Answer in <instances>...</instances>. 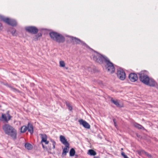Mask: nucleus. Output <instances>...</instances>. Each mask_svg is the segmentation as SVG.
Returning <instances> with one entry per match:
<instances>
[{"label": "nucleus", "mask_w": 158, "mask_h": 158, "mask_svg": "<svg viewBox=\"0 0 158 158\" xmlns=\"http://www.w3.org/2000/svg\"><path fill=\"white\" fill-rule=\"evenodd\" d=\"M2 128L5 134L10 136L14 139L16 138L17 131L12 126L6 124L2 126Z\"/></svg>", "instance_id": "f257e3e1"}, {"label": "nucleus", "mask_w": 158, "mask_h": 158, "mask_svg": "<svg viewBox=\"0 0 158 158\" xmlns=\"http://www.w3.org/2000/svg\"><path fill=\"white\" fill-rule=\"evenodd\" d=\"M92 58L96 62L103 64V62L107 57L103 56L97 52H94L92 54Z\"/></svg>", "instance_id": "f03ea898"}, {"label": "nucleus", "mask_w": 158, "mask_h": 158, "mask_svg": "<svg viewBox=\"0 0 158 158\" xmlns=\"http://www.w3.org/2000/svg\"><path fill=\"white\" fill-rule=\"evenodd\" d=\"M50 36L53 40L59 43H62L64 41V38L61 35L55 32L50 33Z\"/></svg>", "instance_id": "7ed1b4c3"}, {"label": "nucleus", "mask_w": 158, "mask_h": 158, "mask_svg": "<svg viewBox=\"0 0 158 158\" xmlns=\"http://www.w3.org/2000/svg\"><path fill=\"white\" fill-rule=\"evenodd\" d=\"M104 62L106 63V65L105 66L106 69L107 71L110 73H114L115 71V68L113 64L110 61L109 59L107 58L106 59Z\"/></svg>", "instance_id": "20e7f679"}, {"label": "nucleus", "mask_w": 158, "mask_h": 158, "mask_svg": "<svg viewBox=\"0 0 158 158\" xmlns=\"http://www.w3.org/2000/svg\"><path fill=\"white\" fill-rule=\"evenodd\" d=\"M147 72L146 71H142L138 73L139 75V79L141 81L145 84H148L149 80V77L147 75Z\"/></svg>", "instance_id": "39448f33"}, {"label": "nucleus", "mask_w": 158, "mask_h": 158, "mask_svg": "<svg viewBox=\"0 0 158 158\" xmlns=\"http://www.w3.org/2000/svg\"><path fill=\"white\" fill-rule=\"evenodd\" d=\"M0 19L1 20L12 26H15L17 25V23L16 21L14 19H9L8 18H5L3 16L0 15Z\"/></svg>", "instance_id": "423d86ee"}, {"label": "nucleus", "mask_w": 158, "mask_h": 158, "mask_svg": "<svg viewBox=\"0 0 158 158\" xmlns=\"http://www.w3.org/2000/svg\"><path fill=\"white\" fill-rule=\"evenodd\" d=\"M41 140L40 143L42 144V147L44 150H47V149L46 147H45L43 143V142L45 143V144H48L49 142L47 140V136L45 134H40Z\"/></svg>", "instance_id": "0eeeda50"}, {"label": "nucleus", "mask_w": 158, "mask_h": 158, "mask_svg": "<svg viewBox=\"0 0 158 158\" xmlns=\"http://www.w3.org/2000/svg\"><path fill=\"white\" fill-rule=\"evenodd\" d=\"M117 74L118 77L121 80H124L126 77V74L122 69H118Z\"/></svg>", "instance_id": "6e6552de"}, {"label": "nucleus", "mask_w": 158, "mask_h": 158, "mask_svg": "<svg viewBox=\"0 0 158 158\" xmlns=\"http://www.w3.org/2000/svg\"><path fill=\"white\" fill-rule=\"evenodd\" d=\"M11 117V116L8 113L2 114L1 117L0 118V121L7 123L10 119Z\"/></svg>", "instance_id": "1a4fd4ad"}, {"label": "nucleus", "mask_w": 158, "mask_h": 158, "mask_svg": "<svg viewBox=\"0 0 158 158\" xmlns=\"http://www.w3.org/2000/svg\"><path fill=\"white\" fill-rule=\"evenodd\" d=\"M25 28L27 32L34 34H36L38 31V29L34 27H27Z\"/></svg>", "instance_id": "9d476101"}, {"label": "nucleus", "mask_w": 158, "mask_h": 158, "mask_svg": "<svg viewBox=\"0 0 158 158\" xmlns=\"http://www.w3.org/2000/svg\"><path fill=\"white\" fill-rule=\"evenodd\" d=\"M129 78L131 82H134L138 80V76L135 73H131L129 75Z\"/></svg>", "instance_id": "9b49d317"}, {"label": "nucleus", "mask_w": 158, "mask_h": 158, "mask_svg": "<svg viewBox=\"0 0 158 158\" xmlns=\"http://www.w3.org/2000/svg\"><path fill=\"white\" fill-rule=\"evenodd\" d=\"M72 40L74 42H75L77 44H81V45H84L85 46L87 47L88 46L87 44L85 43L84 42L81 40L79 39L73 37H72Z\"/></svg>", "instance_id": "f8f14e48"}, {"label": "nucleus", "mask_w": 158, "mask_h": 158, "mask_svg": "<svg viewBox=\"0 0 158 158\" xmlns=\"http://www.w3.org/2000/svg\"><path fill=\"white\" fill-rule=\"evenodd\" d=\"M79 122L80 124L82 125L85 128L88 129L90 128V125L86 121L81 119L79 120Z\"/></svg>", "instance_id": "ddd939ff"}, {"label": "nucleus", "mask_w": 158, "mask_h": 158, "mask_svg": "<svg viewBox=\"0 0 158 158\" xmlns=\"http://www.w3.org/2000/svg\"><path fill=\"white\" fill-rule=\"evenodd\" d=\"M60 142L64 145L69 144L64 136L61 135L60 136Z\"/></svg>", "instance_id": "4468645a"}, {"label": "nucleus", "mask_w": 158, "mask_h": 158, "mask_svg": "<svg viewBox=\"0 0 158 158\" xmlns=\"http://www.w3.org/2000/svg\"><path fill=\"white\" fill-rule=\"evenodd\" d=\"M27 130L28 131L31 133V134H32L34 132L33 126L30 123H29L28 124L27 126Z\"/></svg>", "instance_id": "2eb2a0df"}, {"label": "nucleus", "mask_w": 158, "mask_h": 158, "mask_svg": "<svg viewBox=\"0 0 158 158\" xmlns=\"http://www.w3.org/2000/svg\"><path fill=\"white\" fill-rule=\"evenodd\" d=\"M156 84V82L154 80L152 79H149V80L148 81V84L145 85H149L150 86H155Z\"/></svg>", "instance_id": "dca6fc26"}, {"label": "nucleus", "mask_w": 158, "mask_h": 158, "mask_svg": "<svg viewBox=\"0 0 158 158\" xmlns=\"http://www.w3.org/2000/svg\"><path fill=\"white\" fill-rule=\"evenodd\" d=\"M65 147L64 148L63 151L62 155L65 156L66 153L68 152L69 148V144L65 145Z\"/></svg>", "instance_id": "f3484780"}, {"label": "nucleus", "mask_w": 158, "mask_h": 158, "mask_svg": "<svg viewBox=\"0 0 158 158\" xmlns=\"http://www.w3.org/2000/svg\"><path fill=\"white\" fill-rule=\"evenodd\" d=\"M87 154L90 156H95L96 154V152L92 149H90L88 150Z\"/></svg>", "instance_id": "a211bd4d"}, {"label": "nucleus", "mask_w": 158, "mask_h": 158, "mask_svg": "<svg viewBox=\"0 0 158 158\" xmlns=\"http://www.w3.org/2000/svg\"><path fill=\"white\" fill-rule=\"evenodd\" d=\"M25 147L28 150H30L33 148L32 146L29 143H26L25 144Z\"/></svg>", "instance_id": "6ab92c4d"}, {"label": "nucleus", "mask_w": 158, "mask_h": 158, "mask_svg": "<svg viewBox=\"0 0 158 158\" xmlns=\"http://www.w3.org/2000/svg\"><path fill=\"white\" fill-rule=\"evenodd\" d=\"M27 130V127L25 126H23L20 128V132L22 133H25Z\"/></svg>", "instance_id": "aec40b11"}, {"label": "nucleus", "mask_w": 158, "mask_h": 158, "mask_svg": "<svg viewBox=\"0 0 158 158\" xmlns=\"http://www.w3.org/2000/svg\"><path fill=\"white\" fill-rule=\"evenodd\" d=\"M111 101L117 106V107H120V104L118 102V101L117 100H114L112 98L111 99Z\"/></svg>", "instance_id": "412c9836"}, {"label": "nucleus", "mask_w": 158, "mask_h": 158, "mask_svg": "<svg viewBox=\"0 0 158 158\" xmlns=\"http://www.w3.org/2000/svg\"><path fill=\"white\" fill-rule=\"evenodd\" d=\"M59 66L60 67L64 68L65 66V63L64 61L60 60L59 61Z\"/></svg>", "instance_id": "4be33fe9"}, {"label": "nucleus", "mask_w": 158, "mask_h": 158, "mask_svg": "<svg viewBox=\"0 0 158 158\" xmlns=\"http://www.w3.org/2000/svg\"><path fill=\"white\" fill-rule=\"evenodd\" d=\"M134 126L135 127L138 128V129H142L143 128V127H142L141 125L138 124L137 123H135L134 124Z\"/></svg>", "instance_id": "5701e85b"}, {"label": "nucleus", "mask_w": 158, "mask_h": 158, "mask_svg": "<svg viewBox=\"0 0 158 158\" xmlns=\"http://www.w3.org/2000/svg\"><path fill=\"white\" fill-rule=\"evenodd\" d=\"M75 152L74 149L72 148L69 152V155L70 156H73L75 154Z\"/></svg>", "instance_id": "b1692460"}, {"label": "nucleus", "mask_w": 158, "mask_h": 158, "mask_svg": "<svg viewBox=\"0 0 158 158\" xmlns=\"http://www.w3.org/2000/svg\"><path fill=\"white\" fill-rule=\"evenodd\" d=\"M42 36V34L41 33L38 34V35H36L35 36V38H34V40L35 41H36L38 40L39 39V38L41 37Z\"/></svg>", "instance_id": "393cba45"}, {"label": "nucleus", "mask_w": 158, "mask_h": 158, "mask_svg": "<svg viewBox=\"0 0 158 158\" xmlns=\"http://www.w3.org/2000/svg\"><path fill=\"white\" fill-rule=\"evenodd\" d=\"M66 105L68 107V109L71 111L72 110V107L70 105V104L69 103H66Z\"/></svg>", "instance_id": "a878e982"}, {"label": "nucleus", "mask_w": 158, "mask_h": 158, "mask_svg": "<svg viewBox=\"0 0 158 158\" xmlns=\"http://www.w3.org/2000/svg\"><path fill=\"white\" fill-rule=\"evenodd\" d=\"M121 155L124 158H129L127 156L125 155V153L123 152H122Z\"/></svg>", "instance_id": "bb28decb"}, {"label": "nucleus", "mask_w": 158, "mask_h": 158, "mask_svg": "<svg viewBox=\"0 0 158 158\" xmlns=\"http://www.w3.org/2000/svg\"><path fill=\"white\" fill-rule=\"evenodd\" d=\"M52 145L53 146V148L54 149L55 148V146L56 144V143L54 140H52Z\"/></svg>", "instance_id": "cd10ccee"}, {"label": "nucleus", "mask_w": 158, "mask_h": 158, "mask_svg": "<svg viewBox=\"0 0 158 158\" xmlns=\"http://www.w3.org/2000/svg\"><path fill=\"white\" fill-rule=\"evenodd\" d=\"M113 122H114V125L115 127L116 128H117V124H116V122H115V119H113Z\"/></svg>", "instance_id": "c85d7f7f"}, {"label": "nucleus", "mask_w": 158, "mask_h": 158, "mask_svg": "<svg viewBox=\"0 0 158 158\" xmlns=\"http://www.w3.org/2000/svg\"><path fill=\"white\" fill-rule=\"evenodd\" d=\"M3 28V27L2 24L0 23V30H2Z\"/></svg>", "instance_id": "c756f323"}, {"label": "nucleus", "mask_w": 158, "mask_h": 158, "mask_svg": "<svg viewBox=\"0 0 158 158\" xmlns=\"http://www.w3.org/2000/svg\"><path fill=\"white\" fill-rule=\"evenodd\" d=\"M16 30H14L13 31H12L11 32V33L13 35H15V33L16 32Z\"/></svg>", "instance_id": "7c9ffc66"}, {"label": "nucleus", "mask_w": 158, "mask_h": 158, "mask_svg": "<svg viewBox=\"0 0 158 158\" xmlns=\"http://www.w3.org/2000/svg\"><path fill=\"white\" fill-rule=\"evenodd\" d=\"M94 158H100V157L98 156H94Z\"/></svg>", "instance_id": "2f4dec72"}, {"label": "nucleus", "mask_w": 158, "mask_h": 158, "mask_svg": "<svg viewBox=\"0 0 158 158\" xmlns=\"http://www.w3.org/2000/svg\"><path fill=\"white\" fill-rule=\"evenodd\" d=\"M148 156H149V157H151V155L149 154H148Z\"/></svg>", "instance_id": "473e14b6"}, {"label": "nucleus", "mask_w": 158, "mask_h": 158, "mask_svg": "<svg viewBox=\"0 0 158 158\" xmlns=\"http://www.w3.org/2000/svg\"><path fill=\"white\" fill-rule=\"evenodd\" d=\"M121 149V150H123V148H122Z\"/></svg>", "instance_id": "72a5a7b5"}, {"label": "nucleus", "mask_w": 158, "mask_h": 158, "mask_svg": "<svg viewBox=\"0 0 158 158\" xmlns=\"http://www.w3.org/2000/svg\"><path fill=\"white\" fill-rule=\"evenodd\" d=\"M1 107V106L0 105V108Z\"/></svg>", "instance_id": "f704fd0d"}]
</instances>
